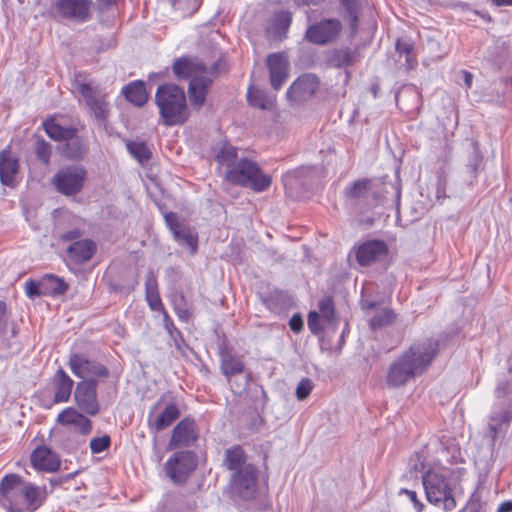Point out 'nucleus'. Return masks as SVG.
<instances>
[{
  "instance_id": "f257e3e1",
  "label": "nucleus",
  "mask_w": 512,
  "mask_h": 512,
  "mask_svg": "<svg viewBox=\"0 0 512 512\" xmlns=\"http://www.w3.org/2000/svg\"><path fill=\"white\" fill-rule=\"evenodd\" d=\"M438 351V340L427 338L416 341L390 365L386 384L391 388L401 387L423 374L432 364Z\"/></svg>"
},
{
  "instance_id": "f03ea898",
  "label": "nucleus",
  "mask_w": 512,
  "mask_h": 512,
  "mask_svg": "<svg viewBox=\"0 0 512 512\" xmlns=\"http://www.w3.org/2000/svg\"><path fill=\"white\" fill-rule=\"evenodd\" d=\"M173 73L178 80L190 79L188 96L196 109L203 106L212 78L207 75V68L197 58L181 57L173 64Z\"/></svg>"
},
{
  "instance_id": "7ed1b4c3",
  "label": "nucleus",
  "mask_w": 512,
  "mask_h": 512,
  "mask_svg": "<svg viewBox=\"0 0 512 512\" xmlns=\"http://www.w3.org/2000/svg\"><path fill=\"white\" fill-rule=\"evenodd\" d=\"M155 103L165 126L184 124L189 118L186 96L178 85H160L155 93Z\"/></svg>"
},
{
  "instance_id": "20e7f679",
  "label": "nucleus",
  "mask_w": 512,
  "mask_h": 512,
  "mask_svg": "<svg viewBox=\"0 0 512 512\" xmlns=\"http://www.w3.org/2000/svg\"><path fill=\"white\" fill-rule=\"evenodd\" d=\"M226 178L229 182L250 187L256 192L267 190L271 185V177L262 173L259 166L248 159H240L227 170Z\"/></svg>"
},
{
  "instance_id": "39448f33",
  "label": "nucleus",
  "mask_w": 512,
  "mask_h": 512,
  "mask_svg": "<svg viewBox=\"0 0 512 512\" xmlns=\"http://www.w3.org/2000/svg\"><path fill=\"white\" fill-rule=\"evenodd\" d=\"M494 395L498 410L493 411L488 426L496 433L502 424H508L512 420V369L498 379Z\"/></svg>"
},
{
  "instance_id": "423d86ee",
  "label": "nucleus",
  "mask_w": 512,
  "mask_h": 512,
  "mask_svg": "<svg viewBox=\"0 0 512 512\" xmlns=\"http://www.w3.org/2000/svg\"><path fill=\"white\" fill-rule=\"evenodd\" d=\"M422 483L429 503L442 508L444 511L455 509L456 500L445 476L429 470L422 476Z\"/></svg>"
},
{
  "instance_id": "0eeeda50",
  "label": "nucleus",
  "mask_w": 512,
  "mask_h": 512,
  "mask_svg": "<svg viewBox=\"0 0 512 512\" xmlns=\"http://www.w3.org/2000/svg\"><path fill=\"white\" fill-rule=\"evenodd\" d=\"M87 170L81 165H68L60 168L52 177L51 183L60 194L71 197L82 191L87 181Z\"/></svg>"
},
{
  "instance_id": "6e6552de",
  "label": "nucleus",
  "mask_w": 512,
  "mask_h": 512,
  "mask_svg": "<svg viewBox=\"0 0 512 512\" xmlns=\"http://www.w3.org/2000/svg\"><path fill=\"white\" fill-rule=\"evenodd\" d=\"M196 467L197 461L192 451L176 452L165 464L167 475L177 484L185 483Z\"/></svg>"
},
{
  "instance_id": "1a4fd4ad",
  "label": "nucleus",
  "mask_w": 512,
  "mask_h": 512,
  "mask_svg": "<svg viewBox=\"0 0 512 512\" xmlns=\"http://www.w3.org/2000/svg\"><path fill=\"white\" fill-rule=\"evenodd\" d=\"M68 365L72 373L83 380L109 376V371L104 365L78 353L70 355Z\"/></svg>"
},
{
  "instance_id": "9d476101",
  "label": "nucleus",
  "mask_w": 512,
  "mask_h": 512,
  "mask_svg": "<svg viewBox=\"0 0 512 512\" xmlns=\"http://www.w3.org/2000/svg\"><path fill=\"white\" fill-rule=\"evenodd\" d=\"M342 25L337 19H325L310 25L305 33L306 39L316 45H326L337 39Z\"/></svg>"
},
{
  "instance_id": "9b49d317",
  "label": "nucleus",
  "mask_w": 512,
  "mask_h": 512,
  "mask_svg": "<svg viewBox=\"0 0 512 512\" xmlns=\"http://www.w3.org/2000/svg\"><path fill=\"white\" fill-rule=\"evenodd\" d=\"M97 381L95 379H86L78 382L74 391V399L84 413L94 416L99 412L97 400Z\"/></svg>"
},
{
  "instance_id": "f8f14e48",
  "label": "nucleus",
  "mask_w": 512,
  "mask_h": 512,
  "mask_svg": "<svg viewBox=\"0 0 512 512\" xmlns=\"http://www.w3.org/2000/svg\"><path fill=\"white\" fill-rule=\"evenodd\" d=\"M164 219L174 239L181 246L187 248L191 254H194L198 248L197 233L190 226L180 223L177 214L174 212L166 213Z\"/></svg>"
},
{
  "instance_id": "ddd939ff",
  "label": "nucleus",
  "mask_w": 512,
  "mask_h": 512,
  "mask_svg": "<svg viewBox=\"0 0 512 512\" xmlns=\"http://www.w3.org/2000/svg\"><path fill=\"white\" fill-rule=\"evenodd\" d=\"M78 90L93 116L100 122L106 121L110 113L106 95L88 83L78 84Z\"/></svg>"
},
{
  "instance_id": "4468645a",
  "label": "nucleus",
  "mask_w": 512,
  "mask_h": 512,
  "mask_svg": "<svg viewBox=\"0 0 512 512\" xmlns=\"http://www.w3.org/2000/svg\"><path fill=\"white\" fill-rule=\"evenodd\" d=\"M232 490L244 499L255 496L257 488V469L254 465L244 466L243 469L234 472L230 478Z\"/></svg>"
},
{
  "instance_id": "2eb2a0df",
  "label": "nucleus",
  "mask_w": 512,
  "mask_h": 512,
  "mask_svg": "<svg viewBox=\"0 0 512 512\" xmlns=\"http://www.w3.org/2000/svg\"><path fill=\"white\" fill-rule=\"evenodd\" d=\"M24 479L15 473L5 475L0 481V505L7 512H14L20 497Z\"/></svg>"
},
{
  "instance_id": "dca6fc26",
  "label": "nucleus",
  "mask_w": 512,
  "mask_h": 512,
  "mask_svg": "<svg viewBox=\"0 0 512 512\" xmlns=\"http://www.w3.org/2000/svg\"><path fill=\"white\" fill-rule=\"evenodd\" d=\"M357 263L362 267L381 261L387 257L389 248L383 240H368L354 248Z\"/></svg>"
},
{
  "instance_id": "f3484780",
  "label": "nucleus",
  "mask_w": 512,
  "mask_h": 512,
  "mask_svg": "<svg viewBox=\"0 0 512 512\" xmlns=\"http://www.w3.org/2000/svg\"><path fill=\"white\" fill-rule=\"evenodd\" d=\"M319 87V80L314 74H304L298 77L287 91L290 101L299 103L309 99Z\"/></svg>"
},
{
  "instance_id": "a211bd4d",
  "label": "nucleus",
  "mask_w": 512,
  "mask_h": 512,
  "mask_svg": "<svg viewBox=\"0 0 512 512\" xmlns=\"http://www.w3.org/2000/svg\"><path fill=\"white\" fill-rule=\"evenodd\" d=\"M91 0H58L56 9L65 19L85 22L90 18Z\"/></svg>"
},
{
  "instance_id": "6ab92c4d",
  "label": "nucleus",
  "mask_w": 512,
  "mask_h": 512,
  "mask_svg": "<svg viewBox=\"0 0 512 512\" xmlns=\"http://www.w3.org/2000/svg\"><path fill=\"white\" fill-rule=\"evenodd\" d=\"M45 491L31 482L24 481L14 512H34L44 502Z\"/></svg>"
},
{
  "instance_id": "aec40b11",
  "label": "nucleus",
  "mask_w": 512,
  "mask_h": 512,
  "mask_svg": "<svg viewBox=\"0 0 512 512\" xmlns=\"http://www.w3.org/2000/svg\"><path fill=\"white\" fill-rule=\"evenodd\" d=\"M159 405H160V401L156 402L153 405V407L151 408V410L149 412L148 419H147L148 427L150 429H154L156 432L169 427L180 416L179 408L174 403H170V404L166 405L164 410L160 414L155 416L154 413L158 409Z\"/></svg>"
},
{
  "instance_id": "412c9836",
  "label": "nucleus",
  "mask_w": 512,
  "mask_h": 512,
  "mask_svg": "<svg viewBox=\"0 0 512 512\" xmlns=\"http://www.w3.org/2000/svg\"><path fill=\"white\" fill-rule=\"evenodd\" d=\"M197 436L194 420L184 418L174 427L169 446L171 448L190 446L197 439Z\"/></svg>"
},
{
  "instance_id": "4be33fe9",
  "label": "nucleus",
  "mask_w": 512,
  "mask_h": 512,
  "mask_svg": "<svg viewBox=\"0 0 512 512\" xmlns=\"http://www.w3.org/2000/svg\"><path fill=\"white\" fill-rule=\"evenodd\" d=\"M34 468L46 472H55L60 467V459L56 453L45 446L37 447L31 454Z\"/></svg>"
},
{
  "instance_id": "5701e85b",
  "label": "nucleus",
  "mask_w": 512,
  "mask_h": 512,
  "mask_svg": "<svg viewBox=\"0 0 512 512\" xmlns=\"http://www.w3.org/2000/svg\"><path fill=\"white\" fill-rule=\"evenodd\" d=\"M267 64L270 70L271 85L275 90H279L287 79V58L280 53L271 54L267 58Z\"/></svg>"
},
{
  "instance_id": "b1692460",
  "label": "nucleus",
  "mask_w": 512,
  "mask_h": 512,
  "mask_svg": "<svg viewBox=\"0 0 512 512\" xmlns=\"http://www.w3.org/2000/svg\"><path fill=\"white\" fill-rule=\"evenodd\" d=\"M19 171V160L10 149L0 152V181L5 186L14 184L15 176Z\"/></svg>"
},
{
  "instance_id": "393cba45",
  "label": "nucleus",
  "mask_w": 512,
  "mask_h": 512,
  "mask_svg": "<svg viewBox=\"0 0 512 512\" xmlns=\"http://www.w3.org/2000/svg\"><path fill=\"white\" fill-rule=\"evenodd\" d=\"M57 422L61 425H73L83 435H87L92 430V422L89 418L79 413L73 407L65 408L57 417Z\"/></svg>"
},
{
  "instance_id": "a878e982",
  "label": "nucleus",
  "mask_w": 512,
  "mask_h": 512,
  "mask_svg": "<svg viewBox=\"0 0 512 512\" xmlns=\"http://www.w3.org/2000/svg\"><path fill=\"white\" fill-rule=\"evenodd\" d=\"M74 381L62 369H58L53 377V386L55 388L54 402L64 403L70 399Z\"/></svg>"
},
{
  "instance_id": "bb28decb",
  "label": "nucleus",
  "mask_w": 512,
  "mask_h": 512,
  "mask_svg": "<svg viewBox=\"0 0 512 512\" xmlns=\"http://www.w3.org/2000/svg\"><path fill=\"white\" fill-rule=\"evenodd\" d=\"M95 251L96 245L90 239L76 241L67 249L70 258L76 263H83L90 260Z\"/></svg>"
},
{
  "instance_id": "cd10ccee",
  "label": "nucleus",
  "mask_w": 512,
  "mask_h": 512,
  "mask_svg": "<svg viewBox=\"0 0 512 512\" xmlns=\"http://www.w3.org/2000/svg\"><path fill=\"white\" fill-rule=\"evenodd\" d=\"M122 94L128 102L137 107L143 106L148 100L145 84L141 80H136L124 86Z\"/></svg>"
},
{
  "instance_id": "c85d7f7f",
  "label": "nucleus",
  "mask_w": 512,
  "mask_h": 512,
  "mask_svg": "<svg viewBox=\"0 0 512 512\" xmlns=\"http://www.w3.org/2000/svg\"><path fill=\"white\" fill-rule=\"evenodd\" d=\"M224 466L230 470L236 472L243 469L244 466H251V463L247 462L246 454L243 448L239 445H235L225 450Z\"/></svg>"
},
{
  "instance_id": "c756f323",
  "label": "nucleus",
  "mask_w": 512,
  "mask_h": 512,
  "mask_svg": "<svg viewBox=\"0 0 512 512\" xmlns=\"http://www.w3.org/2000/svg\"><path fill=\"white\" fill-rule=\"evenodd\" d=\"M220 356V369L228 381H230L232 376L241 374L244 371L245 365L238 356L226 353L224 350L221 351Z\"/></svg>"
},
{
  "instance_id": "7c9ffc66",
  "label": "nucleus",
  "mask_w": 512,
  "mask_h": 512,
  "mask_svg": "<svg viewBox=\"0 0 512 512\" xmlns=\"http://www.w3.org/2000/svg\"><path fill=\"white\" fill-rule=\"evenodd\" d=\"M43 127L47 135L55 141H67L76 136L77 130L73 127H62L53 119L46 120Z\"/></svg>"
},
{
  "instance_id": "2f4dec72",
  "label": "nucleus",
  "mask_w": 512,
  "mask_h": 512,
  "mask_svg": "<svg viewBox=\"0 0 512 512\" xmlns=\"http://www.w3.org/2000/svg\"><path fill=\"white\" fill-rule=\"evenodd\" d=\"M42 293L44 295H62L67 289L66 282L53 274H47L41 278Z\"/></svg>"
},
{
  "instance_id": "473e14b6",
  "label": "nucleus",
  "mask_w": 512,
  "mask_h": 512,
  "mask_svg": "<svg viewBox=\"0 0 512 512\" xmlns=\"http://www.w3.org/2000/svg\"><path fill=\"white\" fill-rule=\"evenodd\" d=\"M146 300L149 307L153 311H164L165 307L161 301V298L157 289V282L155 277L149 276L145 283Z\"/></svg>"
},
{
  "instance_id": "72a5a7b5",
  "label": "nucleus",
  "mask_w": 512,
  "mask_h": 512,
  "mask_svg": "<svg viewBox=\"0 0 512 512\" xmlns=\"http://www.w3.org/2000/svg\"><path fill=\"white\" fill-rule=\"evenodd\" d=\"M356 54L349 48H341L333 51L330 62L337 68L347 67L355 62Z\"/></svg>"
},
{
  "instance_id": "f704fd0d",
  "label": "nucleus",
  "mask_w": 512,
  "mask_h": 512,
  "mask_svg": "<svg viewBox=\"0 0 512 512\" xmlns=\"http://www.w3.org/2000/svg\"><path fill=\"white\" fill-rule=\"evenodd\" d=\"M247 99L250 105L260 109H268L272 106V100L266 95V93L253 86L248 89Z\"/></svg>"
},
{
  "instance_id": "c9c22d12",
  "label": "nucleus",
  "mask_w": 512,
  "mask_h": 512,
  "mask_svg": "<svg viewBox=\"0 0 512 512\" xmlns=\"http://www.w3.org/2000/svg\"><path fill=\"white\" fill-rule=\"evenodd\" d=\"M396 51L399 55H405L406 64L409 69H412L416 66L417 61L415 56L413 55L414 45L407 38H399L396 41Z\"/></svg>"
},
{
  "instance_id": "e433bc0d",
  "label": "nucleus",
  "mask_w": 512,
  "mask_h": 512,
  "mask_svg": "<svg viewBox=\"0 0 512 512\" xmlns=\"http://www.w3.org/2000/svg\"><path fill=\"white\" fill-rule=\"evenodd\" d=\"M237 157V149L229 144H222L215 154V160L220 165H225L230 169L235 163Z\"/></svg>"
},
{
  "instance_id": "4c0bfd02",
  "label": "nucleus",
  "mask_w": 512,
  "mask_h": 512,
  "mask_svg": "<svg viewBox=\"0 0 512 512\" xmlns=\"http://www.w3.org/2000/svg\"><path fill=\"white\" fill-rule=\"evenodd\" d=\"M126 147L129 153L141 163L151 158V151L144 142L129 141Z\"/></svg>"
},
{
  "instance_id": "58836bf2",
  "label": "nucleus",
  "mask_w": 512,
  "mask_h": 512,
  "mask_svg": "<svg viewBox=\"0 0 512 512\" xmlns=\"http://www.w3.org/2000/svg\"><path fill=\"white\" fill-rule=\"evenodd\" d=\"M371 180L361 179L356 182L347 190V197L351 199L365 198L370 190Z\"/></svg>"
},
{
  "instance_id": "ea45409f",
  "label": "nucleus",
  "mask_w": 512,
  "mask_h": 512,
  "mask_svg": "<svg viewBox=\"0 0 512 512\" xmlns=\"http://www.w3.org/2000/svg\"><path fill=\"white\" fill-rule=\"evenodd\" d=\"M396 315L392 309H384L375 314L370 320L372 329L382 328L394 322Z\"/></svg>"
},
{
  "instance_id": "a19ab883",
  "label": "nucleus",
  "mask_w": 512,
  "mask_h": 512,
  "mask_svg": "<svg viewBox=\"0 0 512 512\" xmlns=\"http://www.w3.org/2000/svg\"><path fill=\"white\" fill-rule=\"evenodd\" d=\"M34 151L37 158L42 161L44 164H49L50 156H51V145L45 141L43 138H37Z\"/></svg>"
},
{
  "instance_id": "79ce46f5",
  "label": "nucleus",
  "mask_w": 512,
  "mask_h": 512,
  "mask_svg": "<svg viewBox=\"0 0 512 512\" xmlns=\"http://www.w3.org/2000/svg\"><path fill=\"white\" fill-rule=\"evenodd\" d=\"M319 309L322 318L332 323L335 320V306L334 301L331 297H324L319 302Z\"/></svg>"
},
{
  "instance_id": "37998d69",
  "label": "nucleus",
  "mask_w": 512,
  "mask_h": 512,
  "mask_svg": "<svg viewBox=\"0 0 512 512\" xmlns=\"http://www.w3.org/2000/svg\"><path fill=\"white\" fill-rule=\"evenodd\" d=\"M163 314V323L164 327L169 333L170 337L174 340L175 344L179 346V340L182 341L181 333L180 331L175 327L172 319L168 315L166 309L164 311H161Z\"/></svg>"
},
{
  "instance_id": "c03bdc74",
  "label": "nucleus",
  "mask_w": 512,
  "mask_h": 512,
  "mask_svg": "<svg viewBox=\"0 0 512 512\" xmlns=\"http://www.w3.org/2000/svg\"><path fill=\"white\" fill-rule=\"evenodd\" d=\"M111 443V439L108 435L102 437L93 438L90 441V449L92 453L98 454L108 449Z\"/></svg>"
},
{
  "instance_id": "a18cd8bd",
  "label": "nucleus",
  "mask_w": 512,
  "mask_h": 512,
  "mask_svg": "<svg viewBox=\"0 0 512 512\" xmlns=\"http://www.w3.org/2000/svg\"><path fill=\"white\" fill-rule=\"evenodd\" d=\"M313 389V383L309 378H303L297 388H296V397L298 400H305L311 393Z\"/></svg>"
},
{
  "instance_id": "49530a36",
  "label": "nucleus",
  "mask_w": 512,
  "mask_h": 512,
  "mask_svg": "<svg viewBox=\"0 0 512 512\" xmlns=\"http://www.w3.org/2000/svg\"><path fill=\"white\" fill-rule=\"evenodd\" d=\"M25 292L27 296L31 299H34L35 297L40 295H44L42 293L41 280L38 282L28 280L25 284Z\"/></svg>"
},
{
  "instance_id": "de8ad7c7",
  "label": "nucleus",
  "mask_w": 512,
  "mask_h": 512,
  "mask_svg": "<svg viewBox=\"0 0 512 512\" xmlns=\"http://www.w3.org/2000/svg\"><path fill=\"white\" fill-rule=\"evenodd\" d=\"M292 18L289 12H280L275 16V27L286 32L291 24Z\"/></svg>"
},
{
  "instance_id": "09e8293b",
  "label": "nucleus",
  "mask_w": 512,
  "mask_h": 512,
  "mask_svg": "<svg viewBox=\"0 0 512 512\" xmlns=\"http://www.w3.org/2000/svg\"><path fill=\"white\" fill-rule=\"evenodd\" d=\"M307 324L311 333L318 334L321 331L319 313L316 311H311L308 314Z\"/></svg>"
},
{
  "instance_id": "8fccbe9b",
  "label": "nucleus",
  "mask_w": 512,
  "mask_h": 512,
  "mask_svg": "<svg viewBox=\"0 0 512 512\" xmlns=\"http://www.w3.org/2000/svg\"><path fill=\"white\" fill-rule=\"evenodd\" d=\"M183 301H184V296L180 295L179 299L174 301V309L180 319L187 321L190 318L191 313L189 312L188 309L180 307V303H182Z\"/></svg>"
},
{
  "instance_id": "3c124183",
  "label": "nucleus",
  "mask_w": 512,
  "mask_h": 512,
  "mask_svg": "<svg viewBox=\"0 0 512 512\" xmlns=\"http://www.w3.org/2000/svg\"><path fill=\"white\" fill-rule=\"evenodd\" d=\"M400 494H405L408 496L410 501L413 503L414 508L417 510V512H422L424 505L423 503L418 499L417 494L415 491L408 490V489H401Z\"/></svg>"
},
{
  "instance_id": "603ef678",
  "label": "nucleus",
  "mask_w": 512,
  "mask_h": 512,
  "mask_svg": "<svg viewBox=\"0 0 512 512\" xmlns=\"http://www.w3.org/2000/svg\"><path fill=\"white\" fill-rule=\"evenodd\" d=\"M289 327L294 333H299L303 329V319L300 314H294L290 318Z\"/></svg>"
},
{
  "instance_id": "864d4df0",
  "label": "nucleus",
  "mask_w": 512,
  "mask_h": 512,
  "mask_svg": "<svg viewBox=\"0 0 512 512\" xmlns=\"http://www.w3.org/2000/svg\"><path fill=\"white\" fill-rule=\"evenodd\" d=\"M6 312V304L3 301H0V335H2L6 331L7 320L5 318Z\"/></svg>"
},
{
  "instance_id": "5fc2aeb1",
  "label": "nucleus",
  "mask_w": 512,
  "mask_h": 512,
  "mask_svg": "<svg viewBox=\"0 0 512 512\" xmlns=\"http://www.w3.org/2000/svg\"><path fill=\"white\" fill-rule=\"evenodd\" d=\"M81 236V231L79 229L69 230L62 234L61 238L64 241H73L78 239Z\"/></svg>"
},
{
  "instance_id": "6e6d98bb",
  "label": "nucleus",
  "mask_w": 512,
  "mask_h": 512,
  "mask_svg": "<svg viewBox=\"0 0 512 512\" xmlns=\"http://www.w3.org/2000/svg\"><path fill=\"white\" fill-rule=\"evenodd\" d=\"M341 3L346 7L351 15H353V19L356 20L357 16L354 15L356 10V1L355 0H340Z\"/></svg>"
},
{
  "instance_id": "4d7b16f0",
  "label": "nucleus",
  "mask_w": 512,
  "mask_h": 512,
  "mask_svg": "<svg viewBox=\"0 0 512 512\" xmlns=\"http://www.w3.org/2000/svg\"><path fill=\"white\" fill-rule=\"evenodd\" d=\"M497 512H512V501L502 502L499 505Z\"/></svg>"
},
{
  "instance_id": "13d9d810",
  "label": "nucleus",
  "mask_w": 512,
  "mask_h": 512,
  "mask_svg": "<svg viewBox=\"0 0 512 512\" xmlns=\"http://www.w3.org/2000/svg\"><path fill=\"white\" fill-rule=\"evenodd\" d=\"M461 73L463 74L464 83H465L466 87L467 88H471L472 80H473L472 74L470 72L466 71V70H463Z\"/></svg>"
},
{
  "instance_id": "bf43d9fd",
  "label": "nucleus",
  "mask_w": 512,
  "mask_h": 512,
  "mask_svg": "<svg viewBox=\"0 0 512 512\" xmlns=\"http://www.w3.org/2000/svg\"><path fill=\"white\" fill-rule=\"evenodd\" d=\"M480 162H481V157H480L478 154H476V155L474 156V162H473V164H471V165L469 166V167H470V170H471V172H472V173H474V174L476 173L477 168H478V166L480 165Z\"/></svg>"
},
{
  "instance_id": "052dcab7",
  "label": "nucleus",
  "mask_w": 512,
  "mask_h": 512,
  "mask_svg": "<svg viewBox=\"0 0 512 512\" xmlns=\"http://www.w3.org/2000/svg\"><path fill=\"white\" fill-rule=\"evenodd\" d=\"M492 4L501 7V6H512V0H491Z\"/></svg>"
},
{
  "instance_id": "680f3d73",
  "label": "nucleus",
  "mask_w": 512,
  "mask_h": 512,
  "mask_svg": "<svg viewBox=\"0 0 512 512\" xmlns=\"http://www.w3.org/2000/svg\"><path fill=\"white\" fill-rule=\"evenodd\" d=\"M99 5L103 7H109L112 4V0H96Z\"/></svg>"
},
{
  "instance_id": "e2e57ef3",
  "label": "nucleus",
  "mask_w": 512,
  "mask_h": 512,
  "mask_svg": "<svg viewBox=\"0 0 512 512\" xmlns=\"http://www.w3.org/2000/svg\"><path fill=\"white\" fill-rule=\"evenodd\" d=\"M173 2V4L176 2V0H171Z\"/></svg>"
},
{
  "instance_id": "0e129e2a",
  "label": "nucleus",
  "mask_w": 512,
  "mask_h": 512,
  "mask_svg": "<svg viewBox=\"0 0 512 512\" xmlns=\"http://www.w3.org/2000/svg\"><path fill=\"white\" fill-rule=\"evenodd\" d=\"M510 82L512 83V77L510 78Z\"/></svg>"
}]
</instances>
